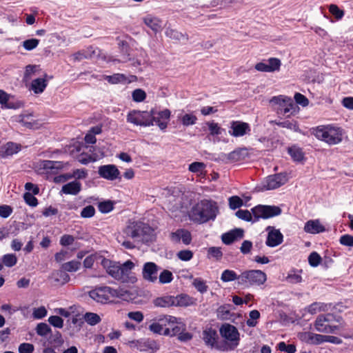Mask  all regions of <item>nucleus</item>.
Instances as JSON below:
<instances>
[{
  "label": "nucleus",
  "mask_w": 353,
  "mask_h": 353,
  "mask_svg": "<svg viewBox=\"0 0 353 353\" xmlns=\"http://www.w3.org/2000/svg\"><path fill=\"white\" fill-rule=\"evenodd\" d=\"M219 212L217 203L211 199H203L192 206L189 217L191 221L198 224L214 221Z\"/></svg>",
  "instance_id": "1"
},
{
  "label": "nucleus",
  "mask_w": 353,
  "mask_h": 353,
  "mask_svg": "<svg viewBox=\"0 0 353 353\" xmlns=\"http://www.w3.org/2000/svg\"><path fill=\"white\" fill-rule=\"evenodd\" d=\"M101 265L105 268L107 273L112 278L123 283L130 282L134 283L137 279L132 275V270L134 268V263L130 260L126 261L123 264L119 262L112 261L103 259Z\"/></svg>",
  "instance_id": "2"
},
{
  "label": "nucleus",
  "mask_w": 353,
  "mask_h": 353,
  "mask_svg": "<svg viewBox=\"0 0 353 353\" xmlns=\"http://www.w3.org/2000/svg\"><path fill=\"white\" fill-rule=\"evenodd\" d=\"M123 233L127 236L148 243L152 241L154 230L149 225L141 221H132L129 222Z\"/></svg>",
  "instance_id": "3"
},
{
  "label": "nucleus",
  "mask_w": 353,
  "mask_h": 353,
  "mask_svg": "<svg viewBox=\"0 0 353 353\" xmlns=\"http://www.w3.org/2000/svg\"><path fill=\"white\" fill-rule=\"evenodd\" d=\"M314 135L329 145H336L343 139V130L332 125H320L314 129Z\"/></svg>",
  "instance_id": "4"
},
{
  "label": "nucleus",
  "mask_w": 353,
  "mask_h": 353,
  "mask_svg": "<svg viewBox=\"0 0 353 353\" xmlns=\"http://www.w3.org/2000/svg\"><path fill=\"white\" fill-rule=\"evenodd\" d=\"M240 285L248 288L251 285H263L267 280L266 274L259 270H251L243 272L240 274Z\"/></svg>",
  "instance_id": "5"
},
{
  "label": "nucleus",
  "mask_w": 353,
  "mask_h": 353,
  "mask_svg": "<svg viewBox=\"0 0 353 353\" xmlns=\"http://www.w3.org/2000/svg\"><path fill=\"white\" fill-rule=\"evenodd\" d=\"M334 322H339V320L334 314H320L314 322V327L319 332L334 333L339 329L337 325L333 324Z\"/></svg>",
  "instance_id": "6"
},
{
  "label": "nucleus",
  "mask_w": 353,
  "mask_h": 353,
  "mask_svg": "<svg viewBox=\"0 0 353 353\" xmlns=\"http://www.w3.org/2000/svg\"><path fill=\"white\" fill-rule=\"evenodd\" d=\"M120 296L121 294L117 290L109 286L96 288L89 292V296L94 301L101 303H106L110 301V298L119 297Z\"/></svg>",
  "instance_id": "7"
},
{
  "label": "nucleus",
  "mask_w": 353,
  "mask_h": 353,
  "mask_svg": "<svg viewBox=\"0 0 353 353\" xmlns=\"http://www.w3.org/2000/svg\"><path fill=\"white\" fill-rule=\"evenodd\" d=\"M253 214V223L258 221L260 219H267L281 214V209L276 205H258L251 209Z\"/></svg>",
  "instance_id": "8"
},
{
  "label": "nucleus",
  "mask_w": 353,
  "mask_h": 353,
  "mask_svg": "<svg viewBox=\"0 0 353 353\" xmlns=\"http://www.w3.org/2000/svg\"><path fill=\"white\" fill-rule=\"evenodd\" d=\"M152 113L148 111L133 110L127 115V121L136 125L151 126Z\"/></svg>",
  "instance_id": "9"
},
{
  "label": "nucleus",
  "mask_w": 353,
  "mask_h": 353,
  "mask_svg": "<svg viewBox=\"0 0 353 353\" xmlns=\"http://www.w3.org/2000/svg\"><path fill=\"white\" fill-rule=\"evenodd\" d=\"M219 332L222 337L232 343L230 346V350H234L239 345V333L235 326L228 323L223 324Z\"/></svg>",
  "instance_id": "10"
},
{
  "label": "nucleus",
  "mask_w": 353,
  "mask_h": 353,
  "mask_svg": "<svg viewBox=\"0 0 353 353\" xmlns=\"http://www.w3.org/2000/svg\"><path fill=\"white\" fill-rule=\"evenodd\" d=\"M288 180V176L285 172L270 175L265 179L262 190H269L276 189L284 185Z\"/></svg>",
  "instance_id": "11"
},
{
  "label": "nucleus",
  "mask_w": 353,
  "mask_h": 353,
  "mask_svg": "<svg viewBox=\"0 0 353 353\" xmlns=\"http://www.w3.org/2000/svg\"><path fill=\"white\" fill-rule=\"evenodd\" d=\"M99 175L106 180L121 179V173L117 167L113 164L101 165L98 168Z\"/></svg>",
  "instance_id": "12"
},
{
  "label": "nucleus",
  "mask_w": 353,
  "mask_h": 353,
  "mask_svg": "<svg viewBox=\"0 0 353 353\" xmlns=\"http://www.w3.org/2000/svg\"><path fill=\"white\" fill-rule=\"evenodd\" d=\"M161 269L154 262H146L143 265L142 277L150 283H156L158 279V272Z\"/></svg>",
  "instance_id": "13"
},
{
  "label": "nucleus",
  "mask_w": 353,
  "mask_h": 353,
  "mask_svg": "<svg viewBox=\"0 0 353 353\" xmlns=\"http://www.w3.org/2000/svg\"><path fill=\"white\" fill-rule=\"evenodd\" d=\"M150 112L152 113V125L154 123H155L161 130H165L168 126V123L170 117V111L168 109H165L159 112L152 110Z\"/></svg>",
  "instance_id": "14"
},
{
  "label": "nucleus",
  "mask_w": 353,
  "mask_h": 353,
  "mask_svg": "<svg viewBox=\"0 0 353 353\" xmlns=\"http://www.w3.org/2000/svg\"><path fill=\"white\" fill-rule=\"evenodd\" d=\"M250 130V126L248 123L241 121H232L230 123L228 132L234 137H239L248 134Z\"/></svg>",
  "instance_id": "15"
},
{
  "label": "nucleus",
  "mask_w": 353,
  "mask_h": 353,
  "mask_svg": "<svg viewBox=\"0 0 353 353\" xmlns=\"http://www.w3.org/2000/svg\"><path fill=\"white\" fill-rule=\"evenodd\" d=\"M203 339L206 345L221 351L228 350L225 345H220L216 343L218 339V334L215 330L212 328L205 330L203 332Z\"/></svg>",
  "instance_id": "16"
},
{
  "label": "nucleus",
  "mask_w": 353,
  "mask_h": 353,
  "mask_svg": "<svg viewBox=\"0 0 353 353\" xmlns=\"http://www.w3.org/2000/svg\"><path fill=\"white\" fill-rule=\"evenodd\" d=\"M266 230L268 231V234L265 244L268 247L274 248L283 242V236L279 230H276L272 226H268Z\"/></svg>",
  "instance_id": "17"
},
{
  "label": "nucleus",
  "mask_w": 353,
  "mask_h": 353,
  "mask_svg": "<svg viewBox=\"0 0 353 353\" xmlns=\"http://www.w3.org/2000/svg\"><path fill=\"white\" fill-rule=\"evenodd\" d=\"M171 239L175 243H179L181 240L185 245H189L192 241V235L187 230L179 229L171 233Z\"/></svg>",
  "instance_id": "18"
},
{
  "label": "nucleus",
  "mask_w": 353,
  "mask_h": 353,
  "mask_svg": "<svg viewBox=\"0 0 353 353\" xmlns=\"http://www.w3.org/2000/svg\"><path fill=\"white\" fill-rule=\"evenodd\" d=\"M40 167L46 170L47 173L57 174L59 170L63 168L62 161L43 160L40 163Z\"/></svg>",
  "instance_id": "19"
},
{
  "label": "nucleus",
  "mask_w": 353,
  "mask_h": 353,
  "mask_svg": "<svg viewBox=\"0 0 353 353\" xmlns=\"http://www.w3.org/2000/svg\"><path fill=\"white\" fill-rule=\"evenodd\" d=\"M304 231L310 234H319L325 232V228L319 219L310 220L305 223Z\"/></svg>",
  "instance_id": "20"
},
{
  "label": "nucleus",
  "mask_w": 353,
  "mask_h": 353,
  "mask_svg": "<svg viewBox=\"0 0 353 353\" xmlns=\"http://www.w3.org/2000/svg\"><path fill=\"white\" fill-rule=\"evenodd\" d=\"M99 50L94 49L92 46H90L85 50L79 51L73 54L74 61H80L85 59H91L99 54Z\"/></svg>",
  "instance_id": "21"
},
{
  "label": "nucleus",
  "mask_w": 353,
  "mask_h": 353,
  "mask_svg": "<svg viewBox=\"0 0 353 353\" xmlns=\"http://www.w3.org/2000/svg\"><path fill=\"white\" fill-rule=\"evenodd\" d=\"M81 190V184L77 180L63 185L61 192L65 194L77 195Z\"/></svg>",
  "instance_id": "22"
},
{
  "label": "nucleus",
  "mask_w": 353,
  "mask_h": 353,
  "mask_svg": "<svg viewBox=\"0 0 353 353\" xmlns=\"http://www.w3.org/2000/svg\"><path fill=\"white\" fill-rule=\"evenodd\" d=\"M21 146L20 144L13 142H8L1 148L0 151L1 156L2 157L12 156L14 154H17L21 150Z\"/></svg>",
  "instance_id": "23"
},
{
  "label": "nucleus",
  "mask_w": 353,
  "mask_h": 353,
  "mask_svg": "<svg viewBox=\"0 0 353 353\" xmlns=\"http://www.w3.org/2000/svg\"><path fill=\"white\" fill-rule=\"evenodd\" d=\"M143 21L154 32H157L162 29V21L157 17L148 15L143 18Z\"/></svg>",
  "instance_id": "24"
},
{
  "label": "nucleus",
  "mask_w": 353,
  "mask_h": 353,
  "mask_svg": "<svg viewBox=\"0 0 353 353\" xmlns=\"http://www.w3.org/2000/svg\"><path fill=\"white\" fill-rule=\"evenodd\" d=\"M48 85V81L44 78H37L32 81L30 90L34 94L42 93Z\"/></svg>",
  "instance_id": "25"
},
{
  "label": "nucleus",
  "mask_w": 353,
  "mask_h": 353,
  "mask_svg": "<svg viewBox=\"0 0 353 353\" xmlns=\"http://www.w3.org/2000/svg\"><path fill=\"white\" fill-rule=\"evenodd\" d=\"M219 159L225 163L239 161L242 159L241 150H235L230 152L229 154L222 153V154H219Z\"/></svg>",
  "instance_id": "26"
},
{
  "label": "nucleus",
  "mask_w": 353,
  "mask_h": 353,
  "mask_svg": "<svg viewBox=\"0 0 353 353\" xmlns=\"http://www.w3.org/2000/svg\"><path fill=\"white\" fill-rule=\"evenodd\" d=\"M156 307H169L174 306V296H165L158 297L153 301Z\"/></svg>",
  "instance_id": "27"
},
{
  "label": "nucleus",
  "mask_w": 353,
  "mask_h": 353,
  "mask_svg": "<svg viewBox=\"0 0 353 353\" xmlns=\"http://www.w3.org/2000/svg\"><path fill=\"white\" fill-rule=\"evenodd\" d=\"M166 37L176 41H188L189 37L186 33H182L175 29L168 28L165 32Z\"/></svg>",
  "instance_id": "28"
},
{
  "label": "nucleus",
  "mask_w": 353,
  "mask_h": 353,
  "mask_svg": "<svg viewBox=\"0 0 353 353\" xmlns=\"http://www.w3.org/2000/svg\"><path fill=\"white\" fill-rule=\"evenodd\" d=\"M174 306L186 307L193 304V299L185 294L174 296Z\"/></svg>",
  "instance_id": "29"
},
{
  "label": "nucleus",
  "mask_w": 353,
  "mask_h": 353,
  "mask_svg": "<svg viewBox=\"0 0 353 353\" xmlns=\"http://www.w3.org/2000/svg\"><path fill=\"white\" fill-rule=\"evenodd\" d=\"M221 280L225 283L236 280L239 285H240L241 281L240 275H237L234 270H225L221 274Z\"/></svg>",
  "instance_id": "30"
},
{
  "label": "nucleus",
  "mask_w": 353,
  "mask_h": 353,
  "mask_svg": "<svg viewBox=\"0 0 353 353\" xmlns=\"http://www.w3.org/2000/svg\"><path fill=\"white\" fill-rule=\"evenodd\" d=\"M232 305L230 304L221 305L217 309V316L221 320H229L233 316L230 312Z\"/></svg>",
  "instance_id": "31"
},
{
  "label": "nucleus",
  "mask_w": 353,
  "mask_h": 353,
  "mask_svg": "<svg viewBox=\"0 0 353 353\" xmlns=\"http://www.w3.org/2000/svg\"><path fill=\"white\" fill-rule=\"evenodd\" d=\"M297 106L296 103L290 98L286 102L285 106L279 108V113L289 117L296 112Z\"/></svg>",
  "instance_id": "32"
},
{
  "label": "nucleus",
  "mask_w": 353,
  "mask_h": 353,
  "mask_svg": "<svg viewBox=\"0 0 353 353\" xmlns=\"http://www.w3.org/2000/svg\"><path fill=\"white\" fill-rule=\"evenodd\" d=\"M105 79L108 83L112 84L117 83H125L127 81V77L123 74L116 73L112 75L105 76Z\"/></svg>",
  "instance_id": "33"
},
{
  "label": "nucleus",
  "mask_w": 353,
  "mask_h": 353,
  "mask_svg": "<svg viewBox=\"0 0 353 353\" xmlns=\"http://www.w3.org/2000/svg\"><path fill=\"white\" fill-rule=\"evenodd\" d=\"M81 263L79 261L72 260L69 262L64 263L61 265V269L68 272H74L79 270Z\"/></svg>",
  "instance_id": "34"
},
{
  "label": "nucleus",
  "mask_w": 353,
  "mask_h": 353,
  "mask_svg": "<svg viewBox=\"0 0 353 353\" xmlns=\"http://www.w3.org/2000/svg\"><path fill=\"white\" fill-rule=\"evenodd\" d=\"M271 123H275L276 125L281 127V128H288L290 130H292L294 132L300 131V129L299 128V125H298L296 121H291L289 120H285L283 121H271Z\"/></svg>",
  "instance_id": "35"
},
{
  "label": "nucleus",
  "mask_w": 353,
  "mask_h": 353,
  "mask_svg": "<svg viewBox=\"0 0 353 353\" xmlns=\"http://www.w3.org/2000/svg\"><path fill=\"white\" fill-rule=\"evenodd\" d=\"M85 322L90 325H95L101 321V317L96 313L86 312L83 316Z\"/></svg>",
  "instance_id": "36"
},
{
  "label": "nucleus",
  "mask_w": 353,
  "mask_h": 353,
  "mask_svg": "<svg viewBox=\"0 0 353 353\" xmlns=\"http://www.w3.org/2000/svg\"><path fill=\"white\" fill-rule=\"evenodd\" d=\"M159 282L161 284L170 283L173 280L172 273L168 270H163L158 276Z\"/></svg>",
  "instance_id": "37"
},
{
  "label": "nucleus",
  "mask_w": 353,
  "mask_h": 353,
  "mask_svg": "<svg viewBox=\"0 0 353 353\" xmlns=\"http://www.w3.org/2000/svg\"><path fill=\"white\" fill-rule=\"evenodd\" d=\"M179 118L184 126L194 125L197 121V117L192 114H185L181 117H179Z\"/></svg>",
  "instance_id": "38"
},
{
  "label": "nucleus",
  "mask_w": 353,
  "mask_h": 353,
  "mask_svg": "<svg viewBox=\"0 0 353 353\" xmlns=\"http://www.w3.org/2000/svg\"><path fill=\"white\" fill-rule=\"evenodd\" d=\"M288 153L296 161H301L303 159V153L301 149L296 147H291L288 149Z\"/></svg>",
  "instance_id": "39"
},
{
  "label": "nucleus",
  "mask_w": 353,
  "mask_h": 353,
  "mask_svg": "<svg viewBox=\"0 0 353 353\" xmlns=\"http://www.w3.org/2000/svg\"><path fill=\"white\" fill-rule=\"evenodd\" d=\"M235 215L240 219L245 221L253 222L254 217L253 214L248 210H239L236 212Z\"/></svg>",
  "instance_id": "40"
},
{
  "label": "nucleus",
  "mask_w": 353,
  "mask_h": 353,
  "mask_svg": "<svg viewBox=\"0 0 353 353\" xmlns=\"http://www.w3.org/2000/svg\"><path fill=\"white\" fill-rule=\"evenodd\" d=\"M193 286L201 294H203L208 291V286L205 282L200 278H196L192 282Z\"/></svg>",
  "instance_id": "41"
},
{
  "label": "nucleus",
  "mask_w": 353,
  "mask_h": 353,
  "mask_svg": "<svg viewBox=\"0 0 353 353\" xmlns=\"http://www.w3.org/2000/svg\"><path fill=\"white\" fill-rule=\"evenodd\" d=\"M36 332L39 336H46L51 332L50 327L46 323H39L36 327Z\"/></svg>",
  "instance_id": "42"
},
{
  "label": "nucleus",
  "mask_w": 353,
  "mask_h": 353,
  "mask_svg": "<svg viewBox=\"0 0 353 353\" xmlns=\"http://www.w3.org/2000/svg\"><path fill=\"white\" fill-rule=\"evenodd\" d=\"M325 307H326V305H325L324 303L314 302V303L310 304L307 307V311L312 314H314L319 311H325Z\"/></svg>",
  "instance_id": "43"
},
{
  "label": "nucleus",
  "mask_w": 353,
  "mask_h": 353,
  "mask_svg": "<svg viewBox=\"0 0 353 353\" xmlns=\"http://www.w3.org/2000/svg\"><path fill=\"white\" fill-rule=\"evenodd\" d=\"M17 262L16 256L13 254H7L2 257V264L7 267L11 268Z\"/></svg>",
  "instance_id": "44"
},
{
  "label": "nucleus",
  "mask_w": 353,
  "mask_h": 353,
  "mask_svg": "<svg viewBox=\"0 0 353 353\" xmlns=\"http://www.w3.org/2000/svg\"><path fill=\"white\" fill-rule=\"evenodd\" d=\"M132 97L133 101L135 102H142L146 98V93L143 90L137 88L132 92Z\"/></svg>",
  "instance_id": "45"
},
{
  "label": "nucleus",
  "mask_w": 353,
  "mask_h": 353,
  "mask_svg": "<svg viewBox=\"0 0 353 353\" xmlns=\"http://www.w3.org/2000/svg\"><path fill=\"white\" fill-rule=\"evenodd\" d=\"M113 208V203L111 201H102L98 204L99 210L103 214L111 212Z\"/></svg>",
  "instance_id": "46"
},
{
  "label": "nucleus",
  "mask_w": 353,
  "mask_h": 353,
  "mask_svg": "<svg viewBox=\"0 0 353 353\" xmlns=\"http://www.w3.org/2000/svg\"><path fill=\"white\" fill-rule=\"evenodd\" d=\"M249 316L250 319H248L246 321L247 325L248 327H255L257 324L256 320L260 318V312L256 310H254L250 312Z\"/></svg>",
  "instance_id": "47"
},
{
  "label": "nucleus",
  "mask_w": 353,
  "mask_h": 353,
  "mask_svg": "<svg viewBox=\"0 0 353 353\" xmlns=\"http://www.w3.org/2000/svg\"><path fill=\"white\" fill-rule=\"evenodd\" d=\"M243 205V200L238 196H232L229 198V206L232 210H236Z\"/></svg>",
  "instance_id": "48"
},
{
  "label": "nucleus",
  "mask_w": 353,
  "mask_h": 353,
  "mask_svg": "<svg viewBox=\"0 0 353 353\" xmlns=\"http://www.w3.org/2000/svg\"><path fill=\"white\" fill-rule=\"evenodd\" d=\"M205 168V164L203 162H193L189 165V170L194 173H202Z\"/></svg>",
  "instance_id": "49"
},
{
  "label": "nucleus",
  "mask_w": 353,
  "mask_h": 353,
  "mask_svg": "<svg viewBox=\"0 0 353 353\" xmlns=\"http://www.w3.org/2000/svg\"><path fill=\"white\" fill-rule=\"evenodd\" d=\"M32 193L26 192L23 194L25 202L31 207H36L38 205V200Z\"/></svg>",
  "instance_id": "50"
},
{
  "label": "nucleus",
  "mask_w": 353,
  "mask_h": 353,
  "mask_svg": "<svg viewBox=\"0 0 353 353\" xmlns=\"http://www.w3.org/2000/svg\"><path fill=\"white\" fill-rule=\"evenodd\" d=\"M278 349L281 352L288 353H294L296 352V346L294 344L287 345L285 342L281 341L277 345Z\"/></svg>",
  "instance_id": "51"
},
{
  "label": "nucleus",
  "mask_w": 353,
  "mask_h": 353,
  "mask_svg": "<svg viewBox=\"0 0 353 353\" xmlns=\"http://www.w3.org/2000/svg\"><path fill=\"white\" fill-rule=\"evenodd\" d=\"M321 261V256L316 252H312L308 256L309 264L312 267L318 266Z\"/></svg>",
  "instance_id": "52"
},
{
  "label": "nucleus",
  "mask_w": 353,
  "mask_h": 353,
  "mask_svg": "<svg viewBox=\"0 0 353 353\" xmlns=\"http://www.w3.org/2000/svg\"><path fill=\"white\" fill-rule=\"evenodd\" d=\"M39 40L37 39H30L25 40L23 42V47L28 51L32 50L36 48L39 45Z\"/></svg>",
  "instance_id": "53"
},
{
  "label": "nucleus",
  "mask_w": 353,
  "mask_h": 353,
  "mask_svg": "<svg viewBox=\"0 0 353 353\" xmlns=\"http://www.w3.org/2000/svg\"><path fill=\"white\" fill-rule=\"evenodd\" d=\"M207 125L210 132V134L212 136L220 135L221 134L222 131L223 130L219 126L218 123H214V121L208 122Z\"/></svg>",
  "instance_id": "54"
},
{
  "label": "nucleus",
  "mask_w": 353,
  "mask_h": 353,
  "mask_svg": "<svg viewBox=\"0 0 353 353\" xmlns=\"http://www.w3.org/2000/svg\"><path fill=\"white\" fill-rule=\"evenodd\" d=\"M208 253L210 256L216 259L217 261L221 260L223 256V252L221 248L210 247L208 250Z\"/></svg>",
  "instance_id": "55"
},
{
  "label": "nucleus",
  "mask_w": 353,
  "mask_h": 353,
  "mask_svg": "<svg viewBox=\"0 0 353 353\" xmlns=\"http://www.w3.org/2000/svg\"><path fill=\"white\" fill-rule=\"evenodd\" d=\"M56 276L57 278L55 279V281L57 282L61 281L62 284L68 283L70 279V276L67 272L63 270L62 269L56 273Z\"/></svg>",
  "instance_id": "56"
},
{
  "label": "nucleus",
  "mask_w": 353,
  "mask_h": 353,
  "mask_svg": "<svg viewBox=\"0 0 353 353\" xmlns=\"http://www.w3.org/2000/svg\"><path fill=\"white\" fill-rule=\"evenodd\" d=\"M268 62V65L270 68L271 72L279 70L281 65L280 59L277 58H270Z\"/></svg>",
  "instance_id": "57"
},
{
  "label": "nucleus",
  "mask_w": 353,
  "mask_h": 353,
  "mask_svg": "<svg viewBox=\"0 0 353 353\" xmlns=\"http://www.w3.org/2000/svg\"><path fill=\"white\" fill-rule=\"evenodd\" d=\"M339 243L342 245L353 248V236L350 234H343L339 239Z\"/></svg>",
  "instance_id": "58"
},
{
  "label": "nucleus",
  "mask_w": 353,
  "mask_h": 353,
  "mask_svg": "<svg viewBox=\"0 0 353 353\" xmlns=\"http://www.w3.org/2000/svg\"><path fill=\"white\" fill-rule=\"evenodd\" d=\"M48 322L52 326L57 328H62L63 326V320L59 316H50L48 319Z\"/></svg>",
  "instance_id": "59"
},
{
  "label": "nucleus",
  "mask_w": 353,
  "mask_h": 353,
  "mask_svg": "<svg viewBox=\"0 0 353 353\" xmlns=\"http://www.w3.org/2000/svg\"><path fill=\"white\" fill-rule=\"evenodd\" d=\"M95 214V209L94 206L90 205L83 208L81 212V216L82 218H91Z\"/></svg>",
  "instance_id": "60"
},
{
  "label": "nucleus",
  "mask_w": 353,
  "mask_h": 353,
  "mask_svg": "<svg viewBox=\"0 0 353 353\" xmlns=\"http://www.w3.org/2000/svg\"><path fill=\"white\" fill-rule=\"evenodd\" d=\"M178 258L183 261H188L193 257V252L189 250H181L177 253Z\"/></svg>",
  "instance_id": "61"
},
{
  "label": "nucleus",
  "mask_w": 353,
  "mask_h": 353,
  "mask_svg": "<svg viewBox=\"0 0 353 353\" xmlns=\"http://www.w3.org/2000/svg\"><path fill=\"white\" fill-rule=\"evenodd\" d=\"M329 11L337 19H341L344 15L343 11L342 10L339 9V8L335 4H331L330 6Z\"/></svg>",
  "instance_id": "62"
},
{
  "label": "nucleus",
  "mask_w": 353,
  "mask_h": 353,
  "mask_svg": "<svg viewBox=\"0 0 353 353\" xmlns=\"http://www.w3.org/2000/svg\"><path fill=\"white\" fill-rule=\"evenodd\" d=\"M289 99V97L279 95L277 97H272L270 100V102L279 105V108H281L283 106H285L286 102L288 101Z\"/></svg>",
  "instance_id": "63"
},
{
  "label": "nucleus",
  "mask_w": 353,
  "mask_h": 353,
  "mask_svg": "<svg viewBox=\"0 0 353 353\" xmlns=\"http://www.w3.org/2000/svg\"><path fill=\"white\" fill-rule=\"evenodd\" d=\"M34 347L32 344L28 343H23L19 346V353H32L34 352Z\"/></svg>",
  "instance_id": "64"
}]
</instances>
